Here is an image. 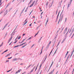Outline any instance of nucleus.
Wrapping results in <instances>:
<instances>
[{
	"instance_id": "1",
	"label": "nucleus",
	"mask_w": 74,
	"mask_h": 74,
	"mask_svg": "<svg viewBox=\"0 0 74 74\" xmlns=\"http://www.w3.org/2000/svg\"><path fill=\"white\" fill-rule=\"evenodd\" d=\"M63 15L64 14H63L62 16H60V19H59V21L58 22V24H59V22H60V21H62V19L63 18Z\"/></svg>"
},
{
	"instance_id": "2",
	"label": "nucleus",
	"mask_w": 74,
	"mask_h": 74,
	"mask_svg": "<svg viewBox=\"0 0 74 74\" xmlns=\"http://www.w3.org/2000/svg\"><path fill=\"white\" fill-rule=\"evenodd\" d=\"M72 1H73V0H71L69 2V4H68V6H67V9H68V8H69V7H70L69 5H70V4H71V3L72 2Z\"/></svg>"
},
{
	"instance_id": "3",
	"label": "nucleus",
	"mask_w": 74,
	"mask_h": 74,
	"mask_svg": "<svg viewBox=\"0 0 74 74\" xmlns=\"http://www.w3.org/2000/svg\"><path fill=\"white\" fill-rule=\"evenodd\" d=\"M15 29H14V31L13 32L12 34H11V35H12V36H14V35L15 34Z\"/></svg>"
},
{
	"instance_id": "4",
	"label": "nucleus",
	"mask_w": 74,
	"mask_h": 74,
	"mask_svg": "<svg viewBox=\"0 0 74 74\" xmlns=\"http://www.w3.org/2000/svg\"><path fill=\"white\" fill-rule=\"evenodd\" d=\"M35 1L33 2L32 3V4L29 7H32L34 5V4L35 3Z\"/></svg>"
},
{
	"instance_id": "5",
	"label": "nucleus",
	"mask_w": 74,
	"mask_h": 74,
	"mask_svg": "<svg viewBox=\"0 0 74 74\" xmlns=\"http://www.w3.org/2000/svg\"><path fill=\"white\" fill-rule=\"evenodd\" d=\"M35 68H36V66H35L34 68L33 69L31 70V71L30 72V73H31L35 69Z\"/></svg>"
},
{
	"instance_id": "6",
	"label": "nucleus",
	"mask_w": 74,
	"mask_h": 74,
	"mask_svg": "<svg viewBox=\"0 0 74 74\" xmlns=\"http://www.w3.org/2000/svg\"><path fill=\"white\" fill-rule=\"evenodd\" d=\"M45 60H44V61L43 60H42V63H44V62H45V60H46V59H47V56L45 57Z\"/></svg>"
},
{
	"instance_id": "7",
	"label": "nucleus",
	"mask_w": 74,
	"mask_h": 74,
	"mask_svg": "<svg viewBox=\"0 0 74 74\" xmlns=\"http://www.w3.org/2000/svg\"><path fill=\"white\" fill-rule=\"evenodd\" d=\"M8 13V10H7L5 12L4 15H7Z\"/></svg>"
},
{
	"instance_id": "8",
	"label": "nucleus",
	"mask_w": 74,
	"mask_h": 74,
	"mask_svg": "<svg viewBox=\"0 0 74 74\" xmlns=\"http://www.w3.org/2000/svg\"><path fill=\"white\" fill-rule=\"evenodd\" d=\"M49 21V20H48V18L47 19V21L46 22L45 26H47V23H48V21Z\"/></svg>"
},
{
	"instance_id": "9",
	"label": "nucleus",
	"mask_w": 74,
	"mask_h": 74,
	"mask_svg": "<svg viewBox=\"0 0 74 74\" xmlns=\"http://www.w3.org/2000/svg\"><path fill=\"white\" fill-rule=\"evenodd\" d=\"M66 39V38H64L63 39V40H62V42H61V44H62V43H63V42H64V41H65Z\"/></svg>"
},
{
	"instance_id": "10",
	"label": "nucleus",
	"mask_w": 74,
	"mask_h": 74,
	"mask_svg": "<svg viewBox=\"0 0 74 74\" xmlns=\"http://www.w3.org/2000/svg\"><path fill=\"white\" fill-rule=\"evenodd\" d=\"M59 14H60V11L58 12V14L57 15V18H56V20H58V17H59Z\"/></svg>"
},
{
	"instance_id": "11",
	"label": "nucleus",
	"mask_w": 74,
	"mask_h": 74,
	"mask_svg": "<svg viewBox=\"0 0 74 74\" xmlns=\"http://www.w3.org/2000/svg\"><path fill=\"white\" fill-rule=\"evenodd\" d=\"M32 66V65H29V66H28L27 67L26 70H27V69H29V67H30V66Z\"/></svg>"
},
{
	"instance_id": "12",
	"label": "nucleus",
	"mask_w": 74,
	"mask_h": 74,
	"mask_svg": "<svg viewBox=\"0 0 74 74\" xmlns=\"http://www.w3.org/2000/svg\"><path fill=\"white\" fill-rule=\"evenodd\" d=\"M11 55V53H10L8 54H7L6 56H5V58L8 56H9V55Z\"/></svg>"
},
{
	"instance_id": "13",
	"label": "nucleus",
	"mask_w": 74,
	"mask_h": 74,
	"mask_svg": "<svg viewBox=\"0 0 74 74\" xmlns=\"http://www.w3.org/2000/svg\"><path fill=\"white\" fill-rule=\"evenodd\" d=\"M43 47H44V46H43L41 52L40 53V55H41V54L42 53V49H43Z\"/></svg>"
},
{
	"instance_id": "14",
	"label": "nucleus",
	"mask_w": 74,
	"mask_h": 74,
	"mask_svg": "<svg viewBox=\"0 0 74 74\" xmlns=\"http://www.w3.org/2000/svg\"><path fill=\"white\" fill-rule=\"evenodd\" d=\"M53 2L50 3V4H51V7H52V5L53 4Z\"/></svg>"
},
{
	"instance_id": "15",
	"label": "nucleus",
	"mask_w": 74,
	"mask_h": 74,
	"mask_svg": "<svg viewBox=\"0 0 74 74\" xmlns=\"http://www.w3.org/2000/svg\"><path fill=\"white\" fill-rule=\"evenodd\" d=\"M2 1V0H0V6H1V4H2V3H1Z\"/></svg>"
},
{
	"instance_id": "16",
	"label": "nucleus",
	"mask_w": 74,
	"mask_h": 74,
	"mask_svg": "<svg viewBox=\"0 0 74 74\" xmlns=\"http://www.w3.org/2000/svg\"><path fill=\"white\" fill-rule=\"evenodd\" d=\"M26 40V38L25 39H24V40H23L21 42V44H22V43L23 42V41H25V40Z\"/></svg>"
},
{
	"instance_id": "17",
	"label": "nucleus",
	"mask_w": 74,
	"mask_h": 74,
	"mask_svg": "<svg viewBox=\"0 0 74 74\" xmlns=\"http://www.w3.org/2000/svg\"><path fill=\"white\" fill-rule=\"evenodd\" d=\"M38 33H39V31H38V33L36 34L34 36V37H36V36H37V34H38Z\"/></svg>"
},
{
	"instance_id": "18",
	"label": "nucleus",
	"mask_w": 74,
	"mask_h": 74,
	"mask_svg": "<svg viewBox=\"0 0 74 74\" xmlns=\"http://www.w3.org/2000/svg\"><path fill=\"white\" fill-rule=\"evenodd\" d=\"M9 23V22L7 23V24H6V25H5V26L6 27V26H7V25H8Z\"/></svg>"
},
{
	"instance_id": "19",
	"label": "nucleus",
	"mask_w": 74,
	"mask_h": 74,
	"mask_svg": "<svg viewBox=\"0 0 74 74\" xmlns=\"http://www.w3.org/2000/svg\"><path fill=\"white\" fill-rule=\"evenodd\" d=\"M73 33V32H71V33H70V36H69V37H71V35H72Z\"/></svg>"
},
{
	"instance_id": "20",
	"label": "nucleus",
	"mask_w": 74,
	"mask_h": 74,
	"mask_svg": "<svg viewBox=\"0 0 74 74\" xmlns=\"http://www.w3.org/2000/svg\"><path fill=\"white\" fill-rule=\"evenodd\" d=\"M12 36H11V38L9 39V40L10 41L12 40Z\"/></svg>"
},
{
	"instance_id": "21",
	"label": "nucleus",
	"mask_w": 74,
	"mask_h": 74,
	"mask_svg": "<svg viewBox=\"0 0 74 74\" xmlns=\"http://www.w3.org/2000/svg\"><path fill=\"white\" fill-rule=\"evenodd\" d=\"M26 45H24L21 48H24V47H26Z\"/></svg>"
},
{
	"instance_id": "22",
	"label": "nucleus",
	"mask_w": 74,
	"mask_h": 74,
	"mask_svg": "<svg viewBox=\"0 0 74 74\" xmlns=\"http://www.w3.org/2000/svg\"><path fill=\"white\" fill-rule=\"evenodd\" d=\"M42 37H41V38H40L39 39V42H40V40H41V39H42Z\"/></svg>"
},
{
	"instance_id": "23",
	"label": "nucleus",
	"mask_w": 74,
	"mask_h": 74,
	"mask_svg": "<svg viewBox=\"0 0 74 74\" xmlns=\"http://www.w3.org/2000/svg\"><path fill=\"white\" fill-rule=\"evenodd\" d=\"M27 23V21H26L25 23L24 24V25H23V26H24V25H25V24H26V23Z\"/></svg>"
},
{
	"instance_id": "24",
	"label": "nucleus",
	"mask_w": 74,
	"mask_h": 74,
	"mask_svg": "<svg viewBox=\"0 0 74 74\" xmlns=\"http://www.w3.org/2000/svg\"><path fill=\"white\" fill-rule=\"evenodd\" d=\"M21 38V36H19V37H18V40H19L20 38Z\"/></svg>"
},
{
	"instance_id": "25",
	"label": "nucleus",
	"mask_w": 74,
	"mask_h": 74,
	"mask_svg": "<svg viewBox=\"0 0 74 74\" xmlns=\"http://www.w3.org/2000/svg\"><path fill=\"white\" fill-rule=\"evenodd\" d=\"M14 60H17V58H15L14 59H13Z\"/></svg>"
},
{
	"instance_id": "26",
	"label": "nucleus",
	"mask_w": 74,
	"mask_h": 74,
	"mask_svg": "<svg viewBox=\"0 0 74 74\" xmlns=\"http://www.w3.org/2000/svg\"><path fill=\"white\" fill-rule=\"evenodd\" d=\"M49 45H48L46 47V48H49Z\"/></svg>"
},
{
	"instance_id": "27",
	"label": "nucleus",
	"mask_w": 74,
	"mask_h": 74,
	"mask_svg": "<svg viewBox=\"0 0 74 74\" xmlns=\"http://www.w3.org/2000/svg\"><path fill=\"white\" fill-rule=\"evenodd\" d=\"M67 27H66L64 31L67 32Z\"/></svg>"
},
{
	"instance_id": "28",
	"label": "nucleus",
	"mask_w": 74,
	"mask_h": 74,
	"mask_svg": "<svg viewBox=\"0 0 74 74\" xmlns=\"http://www.w3.org/2000/svg\"><path fill=\"white\" fill-rule=\"evenodd\" d=\"M32 38V37H30L27 40H27H30Z\"/></svg>"
},
{
	"instance_id": "29",
	"label": "nucleus",
	"mask_w": 74,
	"mask_h": 74,
	"mask_svg": "<svg viewBox=\"0 0 74 74\" xmlns=\"http://www.w3.org/2000/svg\"><path fill=\"white\" fill-rule=\"evenodd\" d=\"M8 51V50L7 49L6 50H5V51H4L3 52H4V53H5V52H7V51Z\"/></svg>"
},
{
	"instance_id": "30",
	"label": "nucleus",
	"mask_w": 74,
	"mask_h": 74,
	"mask_svg": "<svg viewBox=\"0 0 74 74\" xmlns=\"http://www.w3.org/2000/svg\"><path fill=\"white\" fill-rule=\"evenodd\" d=\"M52 50H51V51L50 53L49 56H50V55L51 54V53H52Z\"/></svg>"
},
{
	"instance_id": "31",
	"label": "nucleus",
	"mask_w": 74,
	"mask_h": 74,
	"mask_svg": "<svg viewBox=\"0 0 74 74\" xmlns=\"http://www.w3.org/2000/svg\"><path fill=\"white\" fill-rule=\"evenodd\" d=\"M6 27L5 26H4L3 28L2 29V30H3L4 29H5V27Z\"/></svg>"
},
{
	"instance_id": "32",
	"label": "nucleus",
	"mask_w": 74,
	"mask_h": 74,
	"mask_svg": "<svg viewBox=\"0 0 74 74\" xmlns=\"http://www.w3.org/2000/svg\"><path fill=\"white\" fill-rule=\"evenodd\" d=\"M20 70H21V69H20L17 72H18V73H20V72L21 71Z\"/></svg>"
},
{
	"instance_id": "33",
	"label": "nucleus",
	"mask_w": 74,
	"mask_h": 74,
	"mask_svg": "<svg viewBox=\"0 0 74 74\" xmlns=\"http://www.w3.org/2000/svg\"><path fill=\"white\" fill-rule=\"evenodd\" d=\"M42 66V64H41L40 66V67L39 68V69H40L41 68V67Z\"/></svg>"
},
{
	"instance_id": "34",
	"label": "nucleus",
	"mask_w": 74,
	"mask_h": 74,
	"mask_svg": "<svg viewBox=\"0 0 74 74\" xmlns=\"http://www.w3.org/2000/svg\"><path fill=\"white\" fill-rule=\"evenodd\" d=\"M18 35L17 36V37L16 38V39L15 40V41H16V40H17V38H18Z\"/></svg>"
},
{
	"instance_id": "35",
	"label": "nucleus",
	"mask_w": 74,
	"mask_h": 74,
	"mask_svg": "<svg viewBox=\"0 0 74 74\" xmlns=\"http://www.w3.org/2000/svg\"><path fill=\"white\" fill-rule=\"evenodd\" d=\"M67 31H64V34L65 33H66V32Z\"/></svg>"
},
{
	"instance_id": "36",
	"label": "nucleus",
	"mask_w": 74,
	"mask_h": 74,
	"mask_svg": "<svg viewBox=\"0 0 74 74\" xmlns=\"http://www.w3.org/2000/svg\"><path fill=\"white\" fill-rule=\"evenodd\" d=\"M51 3H50L49 5V8H51Z\"/></svg>"
},
{
	"instance_id": "37",
	"label": "nucleus",
	"mask_w": 74,
	"mask_h": 74,
	"mask_svg": "<svg viewBox=\"0 0 74 74\" xmlns=\"http://www.w3.org/2000/svg\"><path fill=\"white\" fill-rule=\"evenodd\" d=\"M68 53H69L68 51H67V53L66 54V56H67V55H68Z\"/></svg>"
},
{
	"instance_id": "38",
	"label": "nucleus",
	"mask_w": 74,
	"mask_h": 74,
	"mask_svg": "<svg viewBox=\"0 0 74 74\" xmlns=\"http://www.w3.org/2000/svg\"><path fill=\"white\" fill-rule=\"evenodd\" d=\"M67 36V35H66V34L65 35V38H66Z\"/></svg>"
},
{
	"instance_id": "39",
	"label": "nucleus",
	"mask_w": 74,
	"mask_h": 74,
	"mask_svg": "<svg viewBox=\"0 0 74 74\" xmlns=\"http://www.w3.org/2000/svg\"><path fill=\"white\" fill-rule=\"evenodd\" d=\"M16 47H18V45L17 46H15L14 47V48H16Z\"/></svg>"
},
{
	"instance_id": "40",
	"label": "nucleus",
	"mask_w": 74,
	"mask_h": 74,
	"mask_svg": "<svg viewBox=\"0 0 74 74\" xmlns=\"http://www.w3.org/2000/svg\"><path fill=\"white\" fill-rule=\"evenodd\" d=\"M51 66H50L49 69V70H48V71H47V72H48V71H49V70H50V69H51Z\"/></svg>"
},
{
	"instance_id": "41",
	"label": "nucleus",
	"mask_w": 74,
	"mask_h": 74,
	"mask_svg": "<svg viewBox=\"0 0 74 74\" xmlns=\"http://www.w3.org/2000/svg\"><path fill=\"white\" fill-rule=\"evenodd\" d=\"M17 41H18V40H17L16 41L14 42V43H13L14 44H15L16 43Z\"/></svg>"
},
{
	"instance_id": "42",
	"label": "nucleus",
	"mask_w": 74,
	"mask_h": 74,
	"mask_svg": "<svg viewBox=\"0 0 74 74\" xmlns=\"http://www.w3.org/2000/svg\"><path fill=\"white\" fill-rule=\"evenodd\" d=\"M51 41H50L49 43V44L48 45H50V44H51Z\"/></svg>"
},
{
	"instance_id": "43",
	"label": "nucleus",
	"mask_w": 74,
	"mask_h": 74,
	"mask_svg": "<svg viewBox=\"0 0 74 74\" xmlns=\"http://www.w3.org/2000/svg\"><path fill=\"white\" fill-rule=\"evenodd\" d=\"M60 61H61V58H60V59H59V62H60Z\"/></svg>"
},
{
	"instance_id": "44",
	"label": "nucleus",
	"mask_w": 74,
	"mask_h": 74,
	"mask_svg": "<svg viewBox=\"0 0 74 74\" xmlns=\"http://www.w3.org/2000/svg\"><path fill=\"white\" fill-rule=\"evenodd\" d=\"M32 23H31V24H30L29 25V26L32 27Z\"/></svg>"
},
{
	"instance_id": "45",
	"label": "nucleus",
	"mask_w": 74,
	"mask_h": 74,
	"mask_svg": "<svg viewBox=\"0 0 74 74\" xmlns=\"http://www.w3.org/2000/svg\"><path fill=\"white\" fill-rule=\"evenodd\" d=\"M48 2H47V3H46V5H47L48 4Z\"/></svg>"
},
{
	"instance_id": "46",
	"label": "nucleus",
	"mask_w": 74,
	"mask_h": 74,
	"mask_svg": "<svg viewBox=\"0 0 74 74\" xmlns=\"http://www.w3.org/2000/svg\"><path fill=\"white\" fill-rule=\"evenodd\" d=\"M34 45H33L32 46L31 48H33V46Z\"/></svg>"
},
{
	"instance_id": "47",
	"label": "nucleus",
	"mask_w": 74,
	"mask_h": 74,
	"mask_svg": "<svg viewBox=\"0 0 74 74\" xmlns=\"http://www.w3.org/2000/svg\"><path fill=\"white\" fill-rule=\"evenodd\" d=\"M39 64H38L37 65V66H36V68H37L38 67V66Z\"/></svg>"
},
{
	"instance_id": "48",
	"label": "nucleus",
	"mask_w": 74,
	"mask_h": 74,
	"mask_svg": "<svg viewBox=\"0 0 74 74\" xmlns=\"http://www.w3.org/2000/svg\"><path fill=\"white\" fill-rule=\"evenodd\" d=\"M11 10H12V8L10 9L9 10V12L10 11H11Z\"/></svg>"
},
{
	"instance_id": "49",
	"label": "nucleus",
	"mask_w": 74,
	"mask_h": 74,
	"mask_svg": "<svg viewBox=\"0 0 74 74\" xmlns=\"http://www.w3.org/2000/svg\"><path fill=\"white\" fill-rule=\"evenodd\" d=\"M11 58H12V57H11L10 58H8V59H11Z\"/></svg>"
},
{
	"instance_id": "50",
	"label": "nucleus",
	"mask_w": 74,
	"mask_h": 74,
	"mask_svg": "<svg viewBox=\"0 0 74 74\" xmlns=\"http://www.w3.org/2000/svg\"><path fill=\"white\" fill-rule=\"evenodd\" d=\"M9 62V60H7L6 61V62Z\"/></svg>"
},
{
	"instance_id": "51",
	"label": "nucleus",
	"mask_w": 74,
	"mask_h": 74,
	"mask_svg": "<svg viewBox=\"0 0 74 74\" xmlns=\"http://www.w3.org/2000/svg\"><path fill=\"white\" fill-rule=\"evenodd\" d=\"M57 13H58V10L56 11V15H57Z\"/></svg>"
},
{
	"instance_id": "52",
	"label": "nucleus",
	"mask_w": 74,
	"mask_h": 74,
	"mask_svg": "<svg viewBox=\"0 0 74 74\" xmlns=\"http://www.w3.org/2000/svg\"><path fill=\"white\" fill-rule=\"evenodd\" d=\"M2 13H3V12H1L0 13V15L2 14Z\"/></svg>"
},
{
	"instance_id": "53",
	"label": "nucleus",
	"mask_w": 74,
	"mask_h": 74,
	"mask_svg": "<svg viewBox=\"0 0 74 74\" xmlns=\"http://www.w3.org/2000/svg\"><path fill=\"white\" fill-rule=\"evenodd\" d=\"M28 10V8H26V9L25 10H27H27Z\"/></svg>"
},
{
	"instance_id": "54",
	"label": "nucleus",
	"mask_w": 74,
	"mask_h": 74,
	"mask_svg": "<svg viewBox=\"0 0 74 74\" xmlns=\"http://www.w3.org/2000/svg\"><path fill=\"white\" fill-rule=\"evenodd\" d=\"M42 14H43V12H42V13H41L40 16H41V15H42Z\"/></svg>"
},
{
	"instance_id": "55",
	"label": "nucleus",
	"mask_w": 74,
	"mask_h": 74,
	"mask_svg": "<svg viewBox=\"0 0 74 74\" xmlns=\"http://www.w3.org/2000/svg\"><path fill=\"white\" fill-rule=\"evenodd\" d=\"M37 68H36V69L35 70V71H36V70H37Z\"/></svg>"
},
{
	"instance_id": "56",
	"label": "nucleus",
	"mask_w": 74,
	"mask_h": 74,
	"mask_svg": "<svg viewBox=\"0 0 74 74\" xmlns=\"http://www.w3.org/2000/svg\"><path fill=\"white\" fill-rule=\"evenodd\" d=\"M59 44H60V42H59L58 44V45H59Z\"/></svg>"
},
{
	"instance_id": "57",
	"label": "nucleus",
	"mask_w": 74,
	"mask_h": 74,
	"mask_svg": "<svg viewBox=\"0 0 74 74\" xmlns=\"http://www.w3.org/2000/svg\"><path fill=\"white\" fill-rule=\"evenodd\" d=\"M25 7L23 9V11H24V10H25Z\"/></svg>"
},
{
	"instance_id": "58",
	"label": "nucleus",
	"mask_w": 74,
	"mask_h": 74,
	"mask_svg": "<svg viewBox=\"0 0 74 74\" xmlns=\"http://www.w3.org/2000/svg\"><path fill=\"white\" fill-rule=\"evenodd\" d=\"M12 43V42H11L10 44H9V45H10L11 44V43Z\"/></svg>"
},
{
	"instance_id": "59",
	"label": "nucleus",
	"mask_w": 74,
	"mask_h": 74,
	"mask_svg": "<svg viewBox=\"0 0 74 74\" xmlns=\"http://www.w3.org/2000/svg\"><path fill=\"white\" fill-rule=\"evenodd\" d=\"M62 13H61V14H60V16H62Z\"/></svg>"
},
{
	"instance_id": "60",
	"label": "nucleus",
	"mask_w": 74,
	"mask_h": 74,
	"mask_svg": "<svg viewBox=\"0 0 74 74\" xmlns=\"http://www.w3.org/2000/svg\"><path fill=\"white\" fill-rule=\"evenodd\" d=\"M25 34H23V36H25Z\"/></svg>"
},
{
	"instance_id": "61",
	"label": "nucleus",
	"mask_w": 74,
	"mask_h": 74,
	"mask_svg": "<svg viewBox=\"0 0 74 74\" xmlns=\"http://www.w3.org/2000/svg\"><path fill=\"white\" fill-rule=\"evenodd\" d=\"M17 45L18 46V47H20V46H21V45Z\"/></svg>"
},
{
	"instance_id": "62",
	"label": "nucleus",
	"mask_w": 74,
	"mask_h": 74,
	"mask_svg": "<svg viewBox=\"0 0 74 74\" xmlns=\"http://www.w3.org/2000/svg\"><path fill=\"white\" fill-rule=\"evenodd\" d=\"M18 73V71H17V72H16V73H15V74H17Z\"/></svg>"
},
{
	"instance_id": "63",
	"label": "nucleus",
	"mask_w": 74,
	"mask_h": 74,
	"mask_svg": "<svg viewBox=\"0 0 74 74\" xmlns=\"http://www.w3.org/2000/svg\"><path fill=\"white\" fill-rule=\"evenodd\" d=\"M32 1H33V0H31L30 1V3H31V2H32Z\"/></svg>"
},
{
	"instance_id": "64",
	"label": "nucleus",
	"mask_w": 74,
	"mask_h": 74,
	"mask_svg": "<svg viewBox=\"0 0 74 74\" xmlns=\"http://www.w3.org/2000/svg\"><path fill=\"white\" fill-rule=\"evenodd\" d=\"M39 27H40V26H38L37 27V29H38V28H39Z\"/></svg>"
}]
</instances>
